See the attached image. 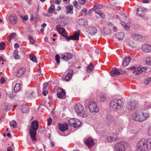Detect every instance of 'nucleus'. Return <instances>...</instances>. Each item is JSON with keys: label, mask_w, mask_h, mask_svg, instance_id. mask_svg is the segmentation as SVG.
Masks as SVG:
<instances>
[{"label": "nucleus", "mask_w": 151, "mask_h": 151, "mask_svg": "<svg viewBox=\"0 0 151 151\" xmlns=\"http://www.w3.org/2000/svg\"><path fill=\"white\" fill-rule=\"evenodd\" d=\"M137 147L138 150L148 151L151 149V139H141L137 143Z\"/></svg>", "instance_id": "nucleus-1"}, {"label": "nucleus", "mask_w": 151, "mask_h": 151, "mask_svg": "<svg viewBox=\"0 0 151 151\" xmlns=\"http://www.w3.org/2000/svg\"><path fill=\"white\" fill-rule=\"evenodd\" d=\"M150 117L149 113H144L141 111L134 113L132 116L133 119L136 121L142 122L147 119Z\"/></svg>", "instance_id": "nucleus-2"}, {"label": "nucleus", "mask_w": 151, "mask_h": 151, "mask_svg": "<svg viewBox=\"0 0 151 151\" xmlns=\"http://www.w3.org/2000/svg\"><path fill=\"white\" fill-rule=\"evenodd\" d=\"M39 123L37 120L32 122L31 125L29 129V134L31 139L33 141H36L37 131L38 128Z\"/></svg>", "instance_id": "nucleus-3"}, {"label": "nucleus", "mask_w": 151, "mask_h": 151, "mask_svg": "<svg viewBox=\"0 0 151 151\" xmlns=\"http://www.w3.org/2000/svg\"><path fill=\"white\" fill-rule=\"evenodd\" d=\"M110 107L112 109H118L124 106L123 102L120 99H114L112 100L110 103Z\"/></svg>", "instance_id": "nucleus-4"}, {"label": "nucleus", "mask_w": 151, "mask_h": 151, "mask_svg": "<svg viewBox=\"0 0 151 151\" xmlns=\"http://www.w3.org/2000/svg\"><path fill=\"white\" fill-rule=\"evenodd\" d=\"M75 109L77 114L84 117H86L88 114L85 110H84V107L80 104H78L75 105Z\"/></svg>", "instance_id": "nucleus-5"}, {"label": "nucleus", "mask_w": 151, "mask_h": 151, "mask_svg": "<svg viewBox=\"0 0 151 151\" xmlns=\"http://www.w3.org/2000/svg\"><path fill=\"white\" fill-rule=\"evenodd\" d=\"M89 109L91 112H97L99 111V108L97 104L94 101H91L89 104Z\"/></svg>", "instance_id": "nucleus-6"}, {"label": "nucleus", "mask_w": 151, "mask_h": 151, "mask_svg": "<svg viewBox=\"0 0 151 151\" xmlns=\"http://www.w3.org/2000/svg\"><path fill=\"white\" fill-rule=\"evenodd\" d=\"M131 69L132 70V72L135 75H138L142 73L144 71L146 72L147 69L145 67L140 68L139 67H132Z\"/></svg>", "instance_id": "nucleus-7"}, {"label": "nucleus", "mask_w": 151, "mask_h": 151, "mask_svg": "<svg viewBox=\"0 0 151 151\" xmlns=\"http://www.w3.org/2000/svg\"><path fill=\"white\" fill-rule=\"evenodd\" d=\"M126 143L121 141L116 143L115 145V151H125Z\"/></svg>", "instance_id": "nucleus-8"}, {"label": "nucleus", "mask_w": 151, "mask_h": 151, "mask_svg": "<svg viewBox=\"0 0 151 151\" xmlns=\"http://www.w3.org/2000/svg\"><path fill=\"white\" fill-rule=\"evenodd\" d=\"M65 73L63 74L62 78L65 81L68 82L71 79L73 73V71L72 70L68 69Z\"/></svg>", "instance_id": "nucleus-9"}, {"label": "nucleus", "mask_w": 151, "mask_h": 151, "mask_svg": "<svg viewBox=\"0 0 151 151\" xmlns=\"http://www.w3.org/2000/svg\"><path fill=\"white\" fill-rule=\"evenodd\" d=\"M80 31L79 30H77L75 31L73 36L67 37H66V39L68 41L70 40H79V37Z\"/></svg>", "instance_id": "nucleus-10"}, {"label": "nucleus", "mask_w": 151, "mask_h": 151, "mask_svg": "<svg viewBox=\"0 0 151 151\" xmlns=\"http://www.w3.org/2000/svg\"><path fill=\"white\" fill-rule=\"evenodd\" d=\"M57 96L59 98L64 99L65 98V90L61 88L58 89Z\"/></svg>", "instance_id": "nucleus-11"}, {"label": "nucleus", "mask_w": 151, "mask_h": 151, "mask_svg": "<svg viewBox=\"0 0 151 151\" xmlns=\"http://www.w3.org/2000/svg\"><path fill=\"white\" fill-rule=\"evenodd\" d=\"M59 26H56V29L58 33L61 35L65 37L66 39L67 37V34L65 29L63 28L58 27Z\"/></svg>", "instance_id": "nucleus-12"}, {"label": "nucleus", "mask_w": 151, "mask_h": 151, "mask_svg": "<svg viewBox=\"0 0 151 151\" xmlns=\"http://www.w3.org/2000/svg\"><path fill=\"white\" fill-rule=\"evenodd\" d=\"M142 49L144 52L149 53L151 52V45L148 44L144 45L142 46Z\"/></svg>", "instance_id": "nucleus-13"}, {"label": "nucleus", "mask_w": 151, "mask_h": 151, "mask_svg": "<svg viewBox=\"0 0 151 151\" xmlns=\"http://www.w3.org/2000/svg\"><path fill=\"white\" fill-rule=\"evenodd\" d=\"M85 144L89 148L93 146L94 143L93 138L89 137L85 140Z\"/></svg>", "instance_id": "nucleus-14"}, {"label": "nucleus", "mask_w": 151, "mask_h": 151, "mask_svg": "<svg viewBox=\"0 0 151 151\" xmlns=\"http://www.w3.org/2000/svg\"><path fill=\"white\" fill-rule=\"evenodd\" d=\"M61 58L63 60L67 61L69 59H71L73 57V55L69 53L65 52L61 55Z\"/></svg>", "instance_id": "nucleus-15"}, {"label": "nucleus", "mask_w": 151, "mask_h": 151, "mask_svg": "<svg viewBox=\"0 0 151 151\" xmlns=\"http://www.w3.org/2000/svg\"><path fill=\"white\" fill-rule=\"evenodd\" d=\"M58 125L59 129L62 132H64L68 129V125L67 124H61L59 123Z\"/></svg>", "instance_id": "nucleus-16"}, {"label": "nucleus", "mask_w": 151, "mask_h": 151, "mask_svg": "<svg viewBox=\"0 0 151 151\" xmlns=\"http://www.w3.org/2000/svg\"><path fill=\"white\" fill-rule=\"evenodd\" d=\"M9 20L10 22L12 24H15L17 22V19L15 14H12L9 17Z\"/></svg>", "instance_id": "nucleus-17"}, {"label": "nucleus", "mask_w": 151, "mask_h": 151, "mask_svg": "<svg viewBox=\"0 0 151 151\" xmlns=\"http://www.w3.org/2000/svg\"><path fill=\"white\" fill-rule=\"evenodd\" d=\"M132 37L135 40L140 41H143L145 40V37L139 34H134L132 35Z\"/></svg>", "instance_id": "nucleus-18"}, {"label": "nucleus", "mask_w": 151, "mask_h": 151, "mask_svg": "<svg viewBox=\"0 0 151 151\" xmlns=\"http://www.w3.org/2000/svg\"><path fill=\"white\" fill-rule=\"evenodd\" d=\"M65 8V13L66 14H73V6L72 5L69 4L68 5L66 6Z\"/></svg>", "instance_id": "nucleus-19"}, {"label": "nucleus", "mask_w": 151, "mask_h": 151, "mask_svg": "<svg viewBox=\"0 0 151 151\" xmlns=\"http://www.w3.org/2000/svg\"><path fill=\"white\" fill-rule=\"evenodd\" d=\"M131 59L129 57H126L124 59L122 66L123 67H125L127 66L131 61Z\"/></svg>", "instance_id": "nucleus-20"}, {"label": "nucleus", "mask_w": 151, "mask_h": 151, "mask_svg": "<svg viewBox=\"0 0 151 151\" xmlns=\"http://www.w3.org/2000/svg\"><path fill=\"white\" fill-rule=\"evenodd\" d=\"M117 139V135L112 134L108 136L107 137V140L110 142H112L116 141Z\"/></svg>", "instance_id": "nucleus-21"}, {"label": "nucleus", "mask_w": 151, "mask_h": 151, "mask_svg": "<svg viewBox=\"0 0 151 151\" xmlns=\"http://www.w3.org/2000/svg\"><path fill=\"white\" fill-rule=\"evenodd\" d=\"M25 71V69L24 68H22L19 69L17 72L16 75L17 77L22 76Z\"/></svg>", "instance_id": "nucleus-22"}, {"label": "nucleus", "mask_w": 151, "mask_h": 151, "mask_svg": "<svg viewBox=\"0 0 151 151\" xmlns=\"http://www.w3.org/2000/svg\"><path fill=\"white\" fill-rule=\"evenodd\" d=\"M88 32L91 35H94L97 32V30L94 27H90L88 30Z\"/></svg>", "instance_id": "nucleus-23"}, {"label": "nucleus", "mask_w": 151, "mask_h": 151, "mask_svg": "<svg viewBox=\"0 0 151 151\" xmlns=\"http://www.w3.org/2000/svg\"><path fill=\"white\" fill-rule=\"evenodd\" d=\"M120 73V71L119 70L117 69L113 70L111 72V76H117Z\"/></svg>", "instance_id": "nucleus-24"}, {"label": "nucleus", "mask_w": 151, "mask_h": 151, "mask_svg": "<svg viewBox=\"0 0 151 151\" xmlns=\"http://www.w3.org/2000/svg\"><path fill=\"white\" fill-rule=\"evenodd\" d=\"M106 96L105 94H101L98 98V100L101 102H103L106 100Z\"/></svg>", "instance_id": "nucleus-25"}, {"label": "nucleus", "mask_w": 151, "mask_h": 151, "mask_svg": "<svg viewBox=\"0 0 151 151\" xmlns=\"http://www.w3.org/2000/svg\"><path fill=\"white\" fill-rule=\"evenodd\" d=\"M94 68L93 65L92 63H91L90 65L87 67L86 70L88 72L90 73L92 71Z\"/></svg>", "instance_id": "nucleus-26"}, {"label": "nucleus", "mask_w": 151, "mask_h": 151, "mask_svg": "<svg viewBox=\"0 0 151 151\" xmlns=\"http://www.w3.org/2000/svg\"><path fill=\"white\" fill-rule=\"evenodd\" d=\"M137 14L139 16H143L144 15V13L142 8L139 7L137 8Z\"/></svg>", "instance_id": "nucleus-27"}, {"label": "nucleus", "mask_w": 151, "mask_h": 151, "mask_svg": "<svg viewBox=\"0 0 151 151\" xmlns=\"http://www.w3.org/2000/svg\"><path fill=\"white\" fill-rule=\"evenodd\" d=\"M116 35L118 39L119 40H122L124 36V35L123 32H121L117 33L116 34Z\"/></svg>", "instance_id": "nucleus-28"}, {"label": "nucleus", "mask_w": 151, "mask_h": 151, "mask_svg": "<svg viewBox=\"0 0 151 151\" xmlns=\"http://www.w3.org/2000/svg\"><path fill=\"white\" fill-rule=\"evenodd\" d=\"M20 84L19 83H17L15 85L14 88V91L15 93H17L18 91L20 89Z\"/></svg>", "instance_id": "nucleus-29"}, {"label": "nucleus", "mask_w": 151, "mask_h": 151, "mask_svg": "<svg viewBox=\"0 0 151 151\" xmlns=\"http://www.w3.org/2000/svg\"><path fill=\"white\" fill-rule=\"evenodd\" d=\"M30 59L33 62L35 63H37V60L36 56L32 54L30 55Z\"/></svg>", "instance_id": "nucleus-30"}, {"label": "nucleus", "mask_w": 151, "mask_h": 151, "mask_svg": "<svg viewBox=\"0 0 151 151\" xmlns=\"http://www.w3.org/2000/svg\"><path fill=\"white\" fill-rule=\"evenodd\" d=\"M78 23L81 26H85L87 24V21L83 19H80L78 20Z\"/></svg>", "instance_id": "nucleus-31"}, {"label": "nucleus", "mask_w": 151, "mask_h": 151, "mask_svg": "<svg viewBox=\"0 0 151 151\" xmlns=\"http://www.w3.org/2000/svg\"><path fill=\"white\" fill-rule=\"evenodd\" d=\"M21 110L23 113H27L29 109L28 106L25 105H22L21 107Z\"/></svg>", "instance_id": "nucleus-32"}, {"label": "nucleus", "mask_w": 151, "mask_h": 151, "mask_svg": "<svg viewBox=\"0 0 151 151\" xmlns=\"http://www.w3.org/2000/svg\"><path fill=\"white\" fill-rule=\"evenodd\" d=\"M16 35V34L15 33H13L10 34L9 35V37L8 39V40L9 42H10L12 40L14 39Z\"/></svg>", "instance_id": "nucleus-33"}, {"label": "nucleus", "mask_w": 151, "mask_h": 151, "mask_svg": "<svg viewBox=\"0 0 151 151\" xmlns=\"http://www.w3.org/2000/svg\"><path fill=\"white\" fill-rule=\"evenodd\" d=\"M76 119H75L74 118L71 119L69 120L68 123L69 124L73 127V126H75V125H74V123L76 122L75 121Z\"/></svg>", "instance_id": "nucleus-34"}, {"label": "nucleus", "mask_w": 151, "mask_h": 151, "mask_svg": "<svg viewBox=\"0 0 151 151\" xmlns=\"http://www.w3.org/2000/svg\"><path fill=\"white\" fill-rule=\"evenodd\" d=\"M75 122H76L74 123V125L76 126H73L75 128H77L79 127L81 124V122L78 119H77Z\"/></svg>", "instance_id": "nucleus-35"}, {"label": "nucleus", "mask_w": 151, "mask_h": 151, "mask_svg": "<svg viewBox=\"0 0 151 151\" xmlns=\"http://www.w3.org/2000/svg\"><path fill=\"white\" fill-rule=\"evenodd\" d=\"M96 14H98L102 18H104L105 17V15L103 14L102 12L99 10H96L95 12Z\"/></svg>", "instance_id": "nucleus-36"}, {"label": "nucleus", "mask_w": 151, "mask_h": 151, "mask_svg": "<svg viewBox=\"0 0 151 151\" xmlns=\"http://www.w3.org/2000/svg\"><path fill=\"white\" fill-rule=\"evenodd\" d=\"M55 9V7L54 6L53 4L51 5L48 9V13L52 12Z\"/></svg>", "instance_id": "nucleus-37"}, {"label": "nucleus", "mask_w": 151, "mask_h": 151, "mask_svg": "<svg viewBox=\"0 0 151 151\" xmlns=\"http://www.w3.org/2000/svg\"><path fill=\"white\" fill-rule=\"evenodd\" d=\"M6 47V45L5 43L2 42L0 43V50H3Z\"/></svg>", "instance_id": "nucleus-38"}, {"label": "nucleus", "mask_w": 151, "mask_h": 151, "mask_svg": "<svg viewBox=\"0 0 151 151\" xmlns=\"http://www.w3.org/2000/svg\"><path fill=\"white\" fill-rule=\"evenodd\" d=\"M151 81V78L150 77L148 78L145 79L144 81V83L146 85L149 84Z\"/></svg>", "instance_id": "nucleus-39"}, {"label": "nucleus", "mask_w": 151, "mask_h": 151, "mask_svg": "<svg viewBox=\"0 0 151 151\" xmlns=\"http://www.w3.org/2000/svg\"><path fill=\"white\" fill-rule=\"evenodd\" d=\"M145 61L147 64L151 65V58L150 57H147Z\"/></svg>", "instance_id": "nucleus-40"}, {"label": "nucleus", "mask_w": 151, "mask_h": 151, "mask_svg": "<svg viewBox=\"0 0 151 151\" xmlns=\"http://www.w3.org/2000/svg\"><path fill=\"white\" fill-rule=\"evenodd\" d=\"M10 124L11 126L13 127L14 128L16 127L17 126V123L15 121H12L10 122Z\"/></svg>", "instance_id": "nucleus-41"}, {"label": "nucleus", "mask_w": 151, "mask_h": 151, "mask_svg": "<svg viewBox=\"0 0 151 151\" xmlns=\"http://www.w3.org/2000/svg\"><path fill=\"white\" fill-rule=\"evenodd\" d=\"M55 60L57 61V64L59 65L60 64V55L58 54H57L55 56Z\"/></svg>", "instance_id": "nucleus-42"}, {"label": "nucleus", "mask_w": 151, "mask_h": 151, "mask_svg": "<svg viewBox=\"0 0 151 151\" xmlns=\"http://www.w3.org/2000/svg\"><path fill=\"white\" fill-rule=\"evenodd\" d=\"M29 40L30 42L32 44H33L35 43V41L33 39V37L31 35H29Z\"/></svg>", "instance_id": "nucleus-43"}, {"label": "nucleus", "mask_w": 151, "mask_h": 151, "mask_svg": "<svg viewBox=\"0 0 151 151\" xmlns=\"http://www.w3.org/2000/svg\"><path fill=\"white\" fill-rule=\"evenodd\" d=\"M86 9L85 8L83 9L81 11V14L83 16L86 15Z\"/></svg>", "instance_id": "nucleus-44"}, {"label": "nucleus", "mask_w": 151, "mask_h": 151, "mask_svg": "<svg viewBox=\"0 0 151 151\" xmlns=\"http://www.w3.org/2000/svg\"><path fill=\"white\" fill-rule=\"evenodd\" d=\"M78 2L81 5H84L86 2V0H78Z\"/></svg>", "instance_id": "nucleus-45"}, {"label": "nucleus", "mask_w": 151, "mask_h": 151, "mask_svg": "<svg viewBox=\"0 0 151 151\" xmlns=\"http://www.w3.org/2000/svg\"><path fill=\"white\" fill-rule=\"evenodd\" d=\"M47 124L48 126H50L51 124L52 119L51 118H49L47 120Z\"/></svg>", "instance_id": "nucleus-46"}, {"label": "nucleus", "mask_w": 151, "mask_h": 151, "mask_svg": "<svg viewBox=\"0 0 151 151\" xmlns=\"http://www.w3.org/2000/svg\"><path fill=\"white\" fill-rule=\"evenodd\" d=\"M5 82V80L4 77H1L0 79V83L1 84H3Z\"/></svg>", "instance_id": "nucleus-47"}, {"label": "nucleus", "mask_w": 151, "mask_h": 151, "mask_svg": "<svg viewBox=\"0 0 151 151\" xmlns=\"http://www.w3.org/2000/svg\"><path fill=\"white\" fill-rule=\"evenodd\" d=\"M45 89H43V92H42V94H43L45 96H46L47 95V94L48 93V91H45Z\"/></svg>", "instance_id": "nucleus-48"}, {"label": "nucleus", "mask_w": 151, "mask_h": 151, "mask_svg": "<svg viewBox=\"0 0 151 151\" xmlns=\"http://www.w3.org/2000/svg\"><path fill=\"white\" fill-rule=\"evenodd\" d=\"M78 3L76 1L73 2V4L75 7H77Z\"/></svg>", "instance_id": "nucleus-49"}, {"label": "nucleus", "mask_w": 151, "mask_h": 151, "mask_svg": "<svg viewBox=\"0 0 151 151\" xmlns=\"http://www.w3.org/2000/svg\"><path fill=\"white\" fill-rule=\"evenodd\" d=\"M100 5V4H95L94 5V6L93 7V9H95V10H96V9H97L98 8V7H99V6Z\"/></svg>", "instance_id": "nucleus-50"}, {"label": "nucleus", "mask_w": 151, "mask_h": 151, "mask_svg": "<svg viewBox=\"0 0 151 151\" xmlns=\"http://www.w3.org/2000/svg\"><path fill=\"white\" fill-rule=\"evenodd\" d=\"M142 2L144 3H149L150 2V0H142Z\"/></svg>", "instance_id": "nucleus-51"}, {"label": "nucleus", "mask_w": 151, "mask_h": 151, "mask_svg": "<svg viewBox=\"0 0 151 151\" xmlns=\"http://www.w3.org/2000/svg\"><path fill=\"white\" fill-rule=\"evenodd\" d=\"M125 29H126L127 30L129 29V26H128L126 24H125L123 26Z\"/></svg>", "instance_id": "nucleus-52"}, {"label": "nucleus", "mask_w": 151, "mask_h": 151, "mask_svg": "<svg viewBox=\"0 0 151 151\" xmlns=\"http://www.w3.org/2000/svg\"><path fill=\"white\" fill-rule=\"evenodd\" d=\"M14 56L15 59H18L19 58V56L18 55H14Z\"/></svg>", "instance_id": "nucleus-53"}, {"label": "nucleus", "mask_w": 151, "mask_h": 151, "mask_svg": "<svg viewBox=\"0 0 151 151\" xmlns=\"http://www.w3.org/2000/svg\"><path fill=\"white\" fill-rule=\"evenodd\" d=\"M61 2V0H56L55 1V3L57 4H60Z\"/></svg>", "instance_id": "nucleus-54"}, {"label": "nucleus", "mask_w": 151, "mask_h": 151, "mask_svg": "<svg viewBox=\"0 0 151 151\" xmlns=\"http://www.w3.org/2000/svg\"><path fill=\"white\" fill-rule=\"evenodd\" d=\"M12 148L11 147H9L7 148V151H12Z\"/></svg>", "instance_id": "nucleus-55"}, {"label": "nucleus", "mask_w": 151, "mask_h": 151, "mask_svg": "<svg viewBox=\"0 0 151 151\" xmlns=\"http://www.w3.org/2000/svg\"><path fill=\"white\" fill-rule=\"evenodd\" d=\"M48 84L47 83H45L43 84V89H45V88L47 86Z\"/></svg>", "instance_id": "nucleus-56"}, {"label": "nucleus", "mask_w": 151, "mask_h": 151, "mask_svg": "<svg viewBox=\"0 0 151 151\" xmlns=\"http://www.w3.org/2000/svg\"><path fill=\"white\" fill-rule=\"evenodd\" d=\"M23 19L24 20L26 21L28 19V17L27 15H25L23 17Z\"/></svg>", "instance_id": "nucleus-57"}, {"label": "nucleus", "mask_w": 151, "mask_h": 151, "mask_svg": "<svg viewBox=\"0 0 151 151\" xmlns=\"http://www.w3.org/2000/svg\"><path fill=\"white\" fill-rule=\"evenodd\" d=\"M18 50H17L16 49L15 50L14 52V55H17V54L18 53Z\"/></svg>", "instance_id": "nucleus-58"}, {"label": "nucleus", "mask_w": 151, "mask_h": 151, "mask_svg": "<svg viewBox=\"0 0 151 151\" xmlns=\"http://www.w3.org/2000/svg\"><path fill=\"white\" fill-rule=\"evenodd\" d=\"M26 1L30 4H31L32 3V0H26Z\"/></svg>", "instance_id": "nucleus-59"}, {"label": "nucleus", "mask_w": 151, "mask_h": 151, "mask_svg": "<svg viewBox=\"0 0 151 151\" xmlns=\"http://www.w3.org/2000/svg\"><path fill=\"white\" fill-rule=\"evenodd\" d=\"M14 47L16 48H17L19 47V45L17 43H15L14 45Z\"/></svg>", "instance_id": "nucleus-60"}, {"label": "nucleus", "mask_w": 151, "mask_h": 151, "mask_svg": "<svg viewBox=\"0 0 151 151\" xmlns=\"http://www.w3.org/2000/svg\"><path fill=\"white\" fill-rule=\"evenodd\" d=\"M117 29V28L116 27L114 26V27L113 28V30L114 32H116Z\"/></svg>", "instance_id": "nucleus-61"}, {"label": "nucleus", "mask_w": 151, "mask_h": 151, "mask_svg": "<svg viewBox=\"0 0 151 151\" xmlns=\"http://www.w3.org/2000/svg\"><path fill=\"white\" fill-rule=\"evenodd\" d=\"M61 7L60 6H58V7H57V10L58 11L60 10H61Z\"/></svg>", "instance_id": "nucleus-62"}, {"label": "nucleus", "mask_w": 151, "mask_h": 151, "mask_svg": "<svg viewBox=\"0 0 151 151\" xmlns=\"http://www.w3.org/2000/svg\"><path fill=\"white\" fill-rule=\"evenodd\" d=\"M0 61H4L3 57L0 56Z\"/></svg>", "instance_id": "nucleus-63"}, {"label": "nucleus", "mask_w": 151, "mask_h": 151, "mask_svg": "<svg viewBox=\"0 0 151 151\" xmlns=\"http://www.w3.org/2000/svg\"><path fill=\"white\" fill-rule=\"evenodd\" d=\"M7 136L8 137H11V134H10V133H8L7 134Z\"/></svg>", "instance_id": "nucleus-64"}]
</instances>
